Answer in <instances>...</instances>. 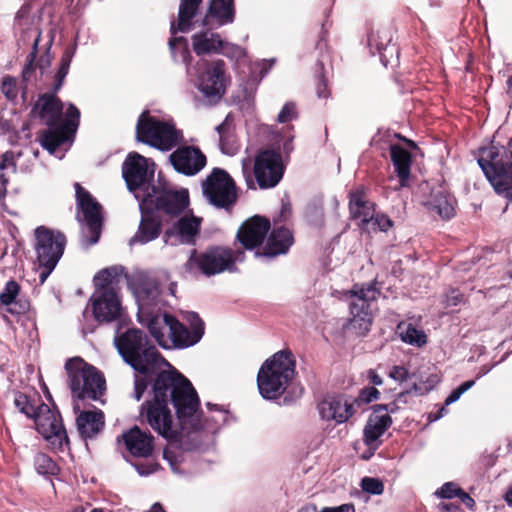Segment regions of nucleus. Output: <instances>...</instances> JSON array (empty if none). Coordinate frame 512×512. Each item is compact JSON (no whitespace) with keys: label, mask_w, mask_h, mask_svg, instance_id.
<instances>
[{"label":"nucleus","mask_w":512,"mask_h":512,"mask_svg":"<svg viewBox=\"0 0 512 512\" xmlns=\"http://www.w3.org/2000/svg\"><path fill=\"white\" fill-rule=\"evenodd\" d=\"M183 319L188 323L189 328L180 322L175 316L162 312V321L169 328L168 338L171 345L162 339V349H185L197 344L205 333V323L197 312L187 311Z\"/></svg>","instance_id":"nucleus-10"},{"label":"nucleus","mask_w":512,"mask_h":512,"mask_svg":"<svg viewBox=\"0 0 512 512\" xmlns=\"http://www.w3.org/2000/svg\"><path fill=\"white\" fill-rule=\"evenodd\" d=\"M69 387L73 396L80 400H99L105 393L103 373L81 357L70 358L65 363Z\"/></svg>","instance_id":"nucleus-7"},{"label":"nucleus","mask_w":512,"mask_h":512,"mask_svg":"<svg viewBox=\"0 0 512 512\" xmlns=\"http://www.w3.org/2000/svg\"><path fill=\"white\" fill-rule=\"evenodd\" d=\"M296 360L290 349L276 352L261 365L257 374L260 395L267 400L279 398L295 375Z\"/></svg>","instance_id":"nucleus-5"},{"label":"nucleus","mask_w":512,"mask_h":512,"mask_svg":"<svg viewBox=\"0 0 512 512\" xmlns=\"http://www.w3.org/2000/svg\"><path fill=\"white\" fill-rule=\"evenodd\" d=\"M170 402L175 409L180 431L171 428V435L177 433L178 436L166 438L169 445L162 450V458L167 460L175 471L181 455L173 452L172 448L177 447L183 452L205 451L211 435L218 429V423L213 418L205 416L194 386L178 393Z\"/></svg>","instance_id":"nucleus-1"},{"label":"nucleus","mask_w":512,"mask_h":512,"mask_svg":"<svg viewBox=\"0 0 512 512\" xmlns=\"http://www.w3.org/2000/svg\"><path fill=\"white\" fill-rule=\"evenodd\" d=\"M9 178L2 172L0 173V200L5 198L7 194V185Z\"/></svg>","instance_id":"nucleus-64"},{"label":"nucleus","mask_w":512,"mask_h":512,"mask_svg":"<svg viewBox=\"0 0 512 512\" xmlns=\"http://www.w3.org/2000/svg\"><path fill=\"white\" fill-rule=\"evenodd\" d=\"M76 48H77L76 44L68 45L65 48V50L61 56V59H60L58 71L55 74V81H54V86H53L54 92H57L61 89V87L64 83V80H65V77L67 76V74L69 72L70 64L75 55Z\"/></svg>","instance_id":"nucleus-43"},{"label":"nucleus","mask_w":512,"mask_h":512,"mask_svg":"<svg viewBox=\"0 0 512 512\" xmlns=\"http://www.w3.org/2000/svg\"><path fill=\"white\" fill-rule=\"evenodd\" d=\"M117 442H123L131 456L148 458L154 451L155 438L150 432L144 431L135 425L117 437Z\"/></svg>","instance_id":"nucleus-24"},{"label":"nucleus","mask_w":512,"mask_h":512,"mask_svg":"<svg viewBox=\"0 0 512 512\" xmlns=\"http://www.w3.org/2000/svg\"><path fill=\"white\" fill-rule=\"evenodd\" d=\"M296 106L294 103H286L278 114L277 121L279 123H287L292 119L296 118Z\"/></svg>","instance_id":"nucleus-54"},{"label":"nucleus","mask_w":512,"mask_h":512,"mask_svg":"<svg viewBox=\"0 0 512 512\" xmlns=\"http://www.w3.org/2000/svg\"><path fill=\"white\" fill-rule=\"evenodd\" d=\"M184 143L183 131L176 127L174 120L162 118V152L171 151Z\"/></svg>","instance_id":"nucleus-40"},{"label":"nucleus","mask_w":512,"mask_h":512,"mask_svg":"<svg viewBox=\"0 0 512 512\" xmlns=\"http://www.w3.org/2000/svg\"><path fill=\"white\" fill-rule=\"evenodd\" d=\"M89 305L95 321L99 324L120 320L124 312L118 291L93 293Z\"/></svg>","instance_id":"nucleus-20"},{"label":"nucleus","mask_w":512,"mask_h":512,"mask_svg":"<svg viewBox=\"0 0 512 512\" xmlns=\"http://www.w3.org/2000/svg\"><path fill=\"white\" fill-rule=\"evenodd\" d=\"M231 126H232V121H230V115H227L225 120L220 125H218L216 127V131L218 132V135H219V143H220L221 149L225 153L227 152L226 144L228 143V139L230 136Z\"/></svg>","instance_id":"nucleus-48"},{"label":"nucleus","mask_w":512,"mask_h":512,"mask_svg":"<svg viewBox=\"0 0 512 512\" xmlns=\"http://www.w3.org/2000/svg\"><path fill=\"white\" fill-rule=\"evenodd\" d=\"M266 237L265 244H262L261 248L256 250V257L274 259L277 256L287 254L294 244L293 233L285 226L274 228Z\"/></svg>","instance_id":"nucleus-25"},{"label":"nucleus","mask_w":512,"mask_h":512,"mask_svg":"<svg viewBox=\"0 0 512 512\" xmlns=\"http://www.w3.org/2000/svg\"><path fill=\"white\" fill-rule=\"evenodd\" d=\"M253 173L261 189L275 187L284 173L280 153L270 149L260 150L254 160Z\"/></svg>","instance_id":"nucleus-17"},{"label":"nucleus","mask_w":512,"mask_h":512,"mask_svg":"<svg viewBox=\"0 0 512 512\" xmlns=\"http://www.w3.org/2000/svg\"><path fill=\"white\" fill-rule=\"evenodd\" d=\"M1 91L9 101H14L18 96L16 78L6 75L2 79Z\"/></svg>","instance_id":"nucleus-46"},{"label":"nucleus","mask_w":512,"mask_h":512,"mask_svg":"<svg viewBox=\"0 0 512 512\" xmlns=\"http://www.w3.org/2000/svg\"><path fill=\"white\" fill-rule=\"evenodd\" d=\"M348 197L351 219L360 220V226L364 228L373 220L375 204L368 200L366 191L363 187L351 190Z\"/></svg>","instance_id":"nucleus-30"},{"label":"nucleus","mask_w":512,"mask_h":512,"mask_svg":"<svg viewBox=\"0 0 512 512\" xmlns=\"http://www.w3.org/2000/svg\"><path fill=\"white\" fill-rule=\"evenodd\" d=\"M21 156V153L16 154L12 150L6 151L2 157L0 162V171H4L6 169H11L13 173L17 171V158Z\"/></svg>","instance_id":"nucleus-49"},{"label":"nucleus","mask_w":512,"mask_h":512,"mask_svg":"<svg viewBox=\"0 0 512 512\" xmlns=\"http://www.w3.org/2000/svg\"><path fill=\"white\" fill-rule=\"evenodd\" d=\"M155 163L149 165L148 159L137 152H130L122 164V175L130 192L144 189L139 203L141 219L130 245L146 244L160 235V186L152 184Z\"/></svg>","instance_id":"nucleus-2"},{"label":"nucleus","mask_w":512,"mask_h":512,"mask_svg":"<svg viewBox=\"0 0 512 512\" xmlns=\"http://www.w3.org/2000/svg\"><path fill=\"white\" fill-rule=\"evenodd\" d=\"M270 229L271 224L268 218L254 215L241 224L236 239L246 250L259 249Z\"/></svg>","instance_id":"nucleus-22"},{"label":"nucleus","mask_w":512,"mask_h":512,"mask_svg":"<svg viewBox=\"0 0 512 512\" xmlns=\"http://www.w3.org/2000/svg\"><path fill=\"white\" fill-rule=\"evenodd\" d=\"M63 102L53 93L39 95L31 109V116L39 118L47 127L60 124L63 115Z\"/></svg>","instance_id":"nucleus-26"},{"label":"nucleus","mask_w":512,"mask_h":512,"mask_svg":"<svg viewBox=\"0 0 512 512\" xmlns=\"http://www.w3.org/2000/svg\"><path fill=\"white\" fill-rule=\"evenodd\" d=\"M190 205L187 188L171 189L162 177V214L179 217Z\"/></svg>","instance_id":"nucleus-28"},{"label":"nucleus","mask_w":512,"mask_h":512,"mask_svg":"<svg viewBox=\"0 0 512 512\" xmlns=\"http://www.w3.org/2000/svg\"><path fill=\"white\" fill-rule=\"evenodd\" d=\"M168 163L177 173L190 177L206 166L207 158L198 146L184 144L169 155Z\"/></svg>","instance_id":"nucleus-19"},{"label":"nucleus","mask_w":512,"mask_h":512,"mask_svg":"<svg viewBox=\"0 0 512 512\" xmlns=\"http://www.w3.org/2000/svg\"><path fill=\"white\" fill-rule=\"evenodd\" d=\"M320 512H355V507L351 503H346L337 507H324Z\"/></svg>","instance_id":"nucleus-60"},{"label":"nucleus","mask_w":512,"mask_h":512,"mask_svg":"<svg viewBox=\"0 0 512 512\" xmlns=\"http://www.w3.org/2000/svg\"><path fill=\"white\" fill-rule=\"evenodd\" d=\"M315 90H316L317 97L320 99L326 100L330 97L331 93H330V89L328 86V81L322 71L316 75Z\"/></svg>","instance_id":"nucleus-51"},{"label":"nucleus","mask_w":512,"mask_h":512,"mask_svg":"<svg viewBox=\"0 0 512 512\" xmlns=\"http://www.w3.org/2000/svg\"><path fill=\"white\" fill-rule=\"evenodd\" d=\"M149 386L152 387V396L141 404L139 420L160 435V372L152 374L149 378L135 377L134 398L140 401Z\"/></svg>","instance_id":"nucleus-12"},{"label":"nucleus","mask_w":512,"mask_h":512,"mask_svg":"<svg viewBox=\"0 0 512 512\" xmlns=\"http://www.w3.org/2000/svg\"><path fill=\"white\" fill-rule=\"evenodd\" d=\"M370 52L378 53L384 66H387L394 57H398L399 49L393 42L392 29L388 26L372 27L367 36Z\"/></svg>","instance_id":"nucleus-23"},{"label":"nucleus","mask_w":512,"mask_h":512,"mask_svg":"<svg viewBox=\"0 0 512 512\" xmlns=\"http://www.w3.org/2000/svg\"><path fill=\"white\" fill-rule=\"evenodd\" d=\"M202 218L191 215L179 216L164 233L166 243L171 245H194L201 231Z\"/></svg>","instance_id":"nucleus-21"},{"label":"nucleus","mask_w":512,"mask_h":512,"mask_svg":"<svg viewBox=\"0 0 512 512\" xmlns=\"http://www.w3.org/2000/svg\"><path fill=\"white\" fill-rule=\"evenodd\" d=\"M455 199L443 190L433 191L430 200L426 202L427 208L440 216L443 220H449L455 215Z\"/></svg>","instance_id":"nucleus-39"},{"label":"nucleus","mask_w":512,"mask_h":512,"mask_svg":"<svg viewBox=\"0 0 512 512\" xmlns=\"http://www.w3.org/2000/svg\"><path fill=\"white\" fill-rule=\"evenodd\" d=\"M389 151L394 172L399 179L400 186L408 187L412 166L411 152L400 144H391Z\"/></svg>","instance_id":"nucleus-34"},{"label":"nucleus","mask_w":512,"mask_h":512,"mask_svg":"<svg viewBox=\"0 0 512 512\" xmlns=\"http://www.w3.org/2000/svg\"><path fill=\"white\" fill-rule=\"evenodd\" d=\"M204 196L218 208L229 209L237 202V187L233 178L222 168H213L202 182Z\"/></svg>","instance_id":"nucleus-14"},{"label":"nucleus","mask_w":512,"mask_h":512,"mask_svg":"<svg viewBox=\"0 0 512 512\" xmlns=\"http://www.w3.org/2000/svg\"><path fill=\"white\" fill-rule=\"evenodd\" d=\"M477 161L495 192L512 202V151L510 148L492 142L479 149Z\"/></svg>","instance_id":"nucleus-6"},{"label":"nucleus","mask_w":512,"mask_h":512,"mask_svg":"<svg viewBox=\"0 0 512 512\" xmlns=\"http://www.w3.org/2000/svg\"><path fill=\"white\" fill-rule=\"evenodd\" d=\"M344 294L349 298L350 318L347 329L357 336L366 335L373 322L371 304L380 295V291L376 288V281L368 284L356 283Z\"/></svg>","instance_id":"nucleus-8"},{"label":"nucleus","mask_w":512,"mask_h":512,"mask_svg":"<svg viewBox=\"0 0 512 512\" xmlns=\"http://www.w3.org/2000/svg\"><path fill=\"white\" fill-rule=\"evenodd\" d=\"M438 509L440 512H464L459 505L452 503H440Z\"/></svg>","instance_id":"nucleus-63"},{"label":"nucleus","mask_w":512,"mask_h":512,"mask_svg":"<svg viewBox=\"0 0 512 512\" xmlns=\"http://www.w3.org/2000/svg\"><path fill=\"white\" fill-rule=\"evenodd\" d=\"M235 0H210L203 18V26L218 27L231 24L235 20Z\"/></svg>","instance_id":"nucleus-31"},{"label":"nucleus","mask_w":512,"mask_h":512,"mask_svg":"<svg viewBox=\"0 0 512 512\" xmlns=\"http://www.w3.org/2000/svg\"><path fill=\"white\" fill-rule=\"evenodd\" d=\"M116 347L124 361L140 374L136 377L149 378L160 372V354L143 331L128 329L116 339Z\"/></svg>","instance_id":"nucleus-4"},{"label":"nucleus","mask_w":512,"mask_h":512,"mask_svg":"<svg viewBox=\"0 0 512 512\" xmlns=\"http://www.w3.org/2000/svg\"><path fill=\"white\" fill-rule=\"evenodd\" d=\"M392 425V418L389 414H380L374 412L369 416L364 429H363V442L369 448L376 450L381 441L379 438L390 428Z\"/></svg>","instance_id":"nucleus-32"},{"label":"nucleus","mask_w":512,"mask_h":512,"mask_svg":"<svg viewBox=\"0 0 512 512\" xmlns=\"http://www.w3.org/2000/svg\"><path fill=\"white\" fill-rule=\"evenodd\" d=\"M36 430L50 443L53 450L63 452L70 450V440L62 423V417L56 406L50 408L44 402L31 418Z\"/></svg>","instance_id":"nucleus-11"},{"label":"nucleus","mask_w":512,"mask_h":512,"mask_svg":"<svg viewBox=\"0 0 512 512\" xmlns=\"http://www.w3.org/2000/svg\"><path fill=\"white\" fill-rule=\"evenodd\" d=\"M319 413L322 419L334 420L336 423H344L355 413L353 404L343 396H329L319 404Z\"/></svg>","instance_id":"nucleus-29"},{"label":"nucleus","mask_w":512,"mask_h":512,"mask_svg":"<svg viewBox=\"0 0 512 512\" xmlns=\"http://www.w3.org/2000/svg\"><path fill=\"white\" fill-rule=\"evenodd\" d=\"M231 77L226 73V63L222 59L214 60L200 78L199 90L209 101L217 103L226 93Z\"/></svg>","instance_id":"nucleus-18"},{"label":"nucleus","mask_w":512,"mask_h":512,"mask_svg":"<svg viewBox=\"0 0 512 512\" xmlns=\"http://www.w3.org/2000/svg\"><path fill=\"white\" fill-rule=\"evenodd\" d=\"M13 403L20 413L31 419L35 416L38 407L42 405L43 401L37 392H34L32 395H28L26 393L16 391L14 393Z\"/></svg>","instance_id":"nucleus-41"},{"label":"nucleus","mask_w":512,"mask_h":512,"mask_svg":"<svg viewBox=\"0 0 512 512\" xmlns=\"http://www.w3.org/2000/svg\"><path fill=\"white\" fill-rule=\"evenodd\" d=\"M192 47L196 55L202 56L211 53H222L225 46H228L224 40H222L219 33L216 32H198L192 35ZM241 48L237 45L229 46V52H223L226 56H234L241 53Z\"/></svg>","instance_id":"nucleus-27"},{"label":"nucleus","mask_w":512,"mask_h":512,"mask_svg":"<svg viewBox=\"0 0 512 512\" xmlns=\"http://www.w3.org/2000/svg\"><path fill=\"white\" fill-rule=\"evenodd\" d=\"M360 486L364 492L373 495H381L384 491V484L378 478L364 477L361 480Z\"/></svg>","instance_id":"nucleus-47"},{"label":"nucleus","mask_w":512,"mask_h":512,"mask_svg":"<svg viewBox=\"0 0 512 512\" xmlns=\"http://www.w3.org/2000/svg\"><path fill=\"white\" fill-rule=\"evenodd\" d=\"M389 377L395 381L404 382L409 377V372L404 366H393L389 372Z\"/></svg>","instance_id":"nucleus-57"},{"label":"nucleus","mask_w":512,"mask_h":512,"mask_svg":"<svg viewBox=\"0 0 512 512\" xmlns=\"http://www.w3.org/2000/svg\"><path fill=\"white\" fill-rule=\"evenodd\" d=\"M113 274L110 269H103L96 274L94 277V293H100L104 291H118L113 285Z\"/></svg>","instance_id":"nucleus-45"},{"label":"nucleus","mask_w":512,"mask_h":512,"mask_svg":"<svg viewBox=\"0 0 512 512\" xmlns=\"http://www.w3.org/2000/svg\"><path fill=\"white\" fill-rule=\"evenodd\" d=\"M34 467L41 475L55 476L59 473L60 468L57 463L45 453H37L34 458Z\"/></svg>","instance_id":"nucleus-44"},{"label":"nucleus","mask_w":512,"mask_h":512,"mask_svg":"<svg viewBox=\"0 0 512 512\" xmlns=\"http://www.w3.org/2000/svg\"><path fill=\"white\" fill-rule=\"evenodd\" d=\"M203 0H180L177 26L173 22L171 24L172 34H176L177 30L181 32H189L193 29V18Z\"/></svg>","instance_id":"nucleus-37"},{"label":"nucleus","mask_w":512,"mask_h":512,"mask_svg":"<svg viewBox=\"0 0 512 512\" xmlns=\"http://www.w3.org/2000/svg\"><path fill=\"white\" fill-rule=\"evenodd\" d=\"M79 119V109L74 104H70L66 111V120L61 119L60 123H70L71 126H69V128L72 130V134L74 135L79 125Z\"/></svg>","instance_id":"nucleus-50"},{"label":"nucleus","mask_w":512,"mask_h":512,"mask_svg":"<svg viewBox=\"0 0 512 512\" xmlns=\"http://www.w3.org/2000/svg\"><path fill=\"white\" fill-rule=\"evenodd\" d=\"M75 189L77 209L81 211L83 215V219L78 216V221L85 223L90 234L87 244L94 245L99 241L102 232V206L91 193L84 189L79 183H75Z\"/></svg>","instance_id":"nucleus-16"},{"label":"nucleus","mask_w":512,"mask_h":512,"mask_svg":"<svg viewBox=\"0 0 512 512\" xmlns=\"http://www.w3.org/2000/svg\"><path fill=\"white\" fill-rule=\"evenodd\" d=\"M374 412H379L380 414L384 413H396L399 410V406L396 402H392L390 404H376L372 407Z\"/></svg>","instance_id":"nucleus-58"},{"label":"nucleus","mask_w":512,"mask_h":512,"mask_svg":"<svg viewBox=\"0 0 512 512\" xmlns=\"http://www.w3.org/2000/svg\"><path fill=\"white\" fill-rule=\"evenodd\" d=\"M461 500V502L470 510H473L475 507L474 499L465 491L461 489L459 495L457 496Z\"/></svg>","instance_id":"nucleus-62"},{"label":"nucleus","mask_w":512,"mask_h":512,"mask_svg":"<svg viewBox=\"0 0 512 512\" xmlns=\"http://www.w3.org/2000/svg\"><path fill=\"white\" fill-rule=\"evenodd\" d=\"M243 256V251H235L227 246L213 245L201 252L194 249L186 262V269L190 272L199 271L207 277L225 271L235 272L236 261Z\"/></svg>","instance_id":"nucleus-9"},{"label":"nucleus","mask_w":512,"mask_h":512,"mask_svg":"<svg viewBox=\"0 0 512 512\" xmlns=\"http://www.w3.org/2000/svg\"><path fill=\"white\" fill-rule=\"evenodd\" d=\"M191 386V381L162 356V438L178 436L170 433L173 421L167 404L168 395L171 399Z\"/></svg>","instance_id":"nucleus-13"},{"label":"nucleus","mask_w":512,"mask_h":512,"mask_svg":"<svg viewBox=\"0 0 512 512\" xmlns=\"http://www.w3.org/2000/svg\"><path fill=\"white\" fill-rule=\"evenodd\" d=\"M136 136L138 141L160 149V120L149 115V111H143L140 115Z\"/></svg>","instance_id":"nucleus-35"},{"label":"nucleus","mask_w":512,"mask_h":512,"mask_svg":"<svg viewBox=\"0 0 512 512\" xmlns=\"http://www.w3.org/2000/svg\"><path fill=\"white\" fill-rule=\"evenodd\" d=\"M372 221H374V224L384 232L388 231L393 226V221L385 214H374Z\"/></svg>","instance_id":"nucleus-56"},{"label":"nucleus","mask_w":512,"mask_h":512,"mask_svg":"<svg viewBox=\"0 0 512 512\" xmlns=\"http://www.w3.org/2000/svg\"><path fill=\"white\" fill-rule=\"evenodd\" d=\"M35 61L36 60H30V58L26 59V64L24 65V68L22 70L23 81L28 82L31 79V77L35 71V68L37 66L35 64Z\"/></svg>","instance_id":"nucleus-59"},{"label":"nucleus","mask_w":512,"mask_h":512,"mask_svg":"<svg viewBox=\"0 0 512 512\" xmlns=\"http://www.w3.org/2000/svg\"><path fill=\"white\" fill-rule=\"evenodd\" d=\"M465 302V296L457 288H450L445 295V305L447 307L457 306Z\"/></svg>","instance_id":"nucleus-55"},{"label":"nucleus","mask_w":512,"mask_h":512,"mask_svg":"<svg viewBox=\"0 0 512 512\" xmlns=\"http://www.w3.org/2000/svg\"><path fill=\"white\" fill-rule=\"evenodd\" d=\"M137 471L140 475H149L157 471L158 465L155 464H136Z\"/></svg>","instance_id":"nucleus-61"},{"label":"nucleus","mask_w":512,"mask_h":512,"mask_svg":"<svg viewBox=\"0 0 512 512\" xmlns=\"http://www.w3.org/2000/svg\"><path fill=\"white\" fill-rule=\"evenodd\" d=\"M380 397V392L375 387H367L360 390L359 395L356 399L358 404H368L373 400H377Z\"/></svg>","instance_id":"nucleus-52"},{"label":"nucleus","mask_w":512,"mask_h":512,"mask_svg":"<svg viewBox=\"0 0 512 512\" xmlns=\"http://www.w3.org/2000/svg\"><path fill=\"white\" fill-rule=\"evenodd\" d=\"M128 288L138 302V321L146 326L160 345V281L156 273L134 270L125 275Z\"/></svg>","instance_id":"nucleus-3"},{"label":"nucleus","mask_w":512,"mask_h":512,"mask_svg":"<svg viewBox=\"0 0 512 512\" xmlns=\"http://www.w3.org/2000/svg\"><path fill=\"white\" fill-rule=\"evenodd\" d=\"M76 426L82 439H94L105 427V415L100 409L81 411L76 417Z\"/></svg>","instance_id":"nucleus-33"},{"label":"nucleus","mask_w":512,"mask_h":512,"mask_svg":"<svg viewBox=\"0 0 512 512\" xmlns=\"http://www.w3.org/2000/svg\"><path fill=\"white\" fill-rule=\"evenodd\" d=\"M397 331L401 340L407 344L423 347L427 344V335L423 330L417 329L412 323H400Z\"/></svg>","instance_id":"nucleus-42"},{"label":"nucleus","mask_w":512,"mask_h":512,"mask_svg":"<svg viewBox=\"0 0 512 512\" xmlns=\"http://www.w3.org/2000/svg\"><path fill=\"white\" fill-rule=\"evenodd\" d=\"M70 123H60L52 128L42 131L39 134V142L41 146L54 153L62 144L67 142L73 136L72 130L69 128Z\"/></svg>","instance_id":"nucleus-36"},{"label":"nucleus","mask_w":512,"mask_h":512,"mask_svg":"<svg viewBox=\"0 0 512 512\" xmlns=\"http://www.w3.org/2000/svg\"><path fill=\"white\" fill-rule=\"evenodd\" d=\"M20 290L19 283L11 279L0 293V305L7 306V312L11 314H24L29 309L28 302L16 301Z\"/></svg>","instance_id":"nucleus-38"},{"label":"nucleus","mask_w":512,"mask_h":512,"mask_svg":"<svg viewBox=\"0 0 512 512\" xmlns=\"http://www.w3.org/2000/svg\"><path fill=\"white\" fill-rule=\"evenodd\" d=\"M461 491V488L458 487L453 482H447L442 485L440 489L436 491V495L443 499H451L455 496H458Z\"/></svg>","instance_id":"nucleus-53"},{"label":"nucleus","mask_w":512,"mask_h":512,"mask_svg":"<svg viewBox=\"0 0 512 512\" xmlns=\"http://www.w3.org/2000/svg\"><path fill=\"white\" fill-rule=\"evenodd\" d=\"M35 252L41 267L55 269L62 257L67 243L64 233L45 226L35 229Z\"/></svg>","instance_id":"nucleus-15"}]
</instances>
